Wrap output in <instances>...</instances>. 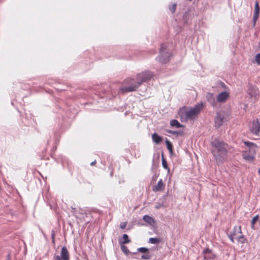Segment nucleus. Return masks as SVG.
<instances>
[{"label":"nucleus","instance_id":"obj_1","mask_svg":"<svg viewBox=\"0 0 260 260\" xmlns=\"http://www.w3.org/2000/svg\"><path fill=\"white\" fill-rule=\"evenodd\" d=\"M212 154L217 164L222 163L226 158L227 145L223 142L215 140L212 143Z\"/></svg>","mask_w":260,"mask_h":260},{"label":"nucleus","instance_id":"obj_2","mask_svg":"<svg viewBox=\"0 0 260 260\" xmlns=\"http://www.w3.org/2000/svg\"><path fill=\"white\" fill-rule=\"evenodd\" d=\"M141 84L139 81H135L134 79L127 78L123 81L119 92L125 93L136 91Z\"/></svg>","mask_w":260,"mask_h":260},{"label":"nucleus","instance_id":"obj_3","mask_svg":"<svg viewBox=\"0 0 260 260\" xmlns=\"http://www.w3.org/2000/svg\"><path fill=\"white\" fill-rule=\"evenodd\" d=\"M244 144L247 147L243 153V157L246 160L252 161L254 158L256 151V146L254 143L249 142H245Z\"/></svg>","mask_w":260,"mask_h":260},{"label":"nucleus","instance_id":"obj_4","mask_svg":"<svg viewBox=\"0 0 260 260\" xmlns=\"http://www.w3.org/2000/svg\"><path fill=\"white\" fill-rule=\"evenodd\" d=\"M229 238L232 242H234V240H237L239 242L244 243L245 242V238L244 237L241 232L240 226H235L234 231L228 235Z\"/></svg>","mask_w":260,"mask_h":260},{"label":"nucleus","instance_id":"obj_5","mask_svg":"<svg viewBox=\"0 0 260 260\" xmlns=\"http://www.w3.org/2000/svg\"><path fill=\"white\" fill-rule=\"evenodd\" d=\"M229 119V115L223 111L217 112L215 117V125L216 127H219L223 123Z\"/></svg>","mask_w":260,"mask_h":260},{"label":"nucleus","instance_id":"obj_6","mask_svg":"<svg viewBox=\"0 0 260 260\" xmlns=\"http://www.w3.org/2000/svg\"><path fill=\"white\" fill-rule=\"evenodd\" d=\"M170 56L171 53L168 51L167 45L162 44L160 48L159 56L157 58V60L162 63H166L169 61Z\"/></svg>","mask_w":260,"mask_h":260},{"label":"nucleus","instance_id":"obj_7","mask_svg":"<svg viewBox=\"0 0 260 260\" xmlns=\"http://www.w3.org/2000/svg\"><path fill=\"white\" fill-rule=\"evenodd\" d=\"M202 107V104H199L196 105L193 108L188 110H186L185 112L186 118L190 119H194L200 112Z\"/></svg>","mask_w":260,"mask_h":260},{"label":"nucleus","instance_id":"obj_8","mask_svg":"<svg viewBox=\"0 0 260 260\" xmlns=\"http://www.w3.org/2000/svg\"><path fill=\"white\" fill-rule=\"evenodd\" d=\"M153 74L151 72L147 71L139 74L137 76V79L138 81L140 82L141 83L143 82H146L149 80L152 77Z\"/></svg>","mask_w":260,"mask_h":260},{"label":"nucleus","instance_id":"obj_9","mask_svg":"<svg viewBox=\"0 0 260 260\" xmlns=\"http://www.w3.org/2000/svg\"><path fill=\"white\" fill-rule=\"evenodd\" d=\"M54 260H70V254L67 248L63 246L62 247L60 255H54Z\"/></svg>","mask_w":260,"mask_h":260},{"label":"nucleus","instance_id":"obj_10","mask_svg":"<svg viewBox=\"0 0 260 260\" xmlns=\"http://www.w3.org/2000/svg\"><path fill=\"white\" fill-rule=\"evenodd\" d=\"M260 131V121L256 119L253 120L252 125L251 127V132L254 134H258Z\"/></svg>","mask_w":260,"mask_h":260},{"label":"nucleus","instance_id":"obj_11","mask_svg":"<svg viewBox=\"0 0 260 260\" xmlns=\"http://www.w3.org/2000/svg\"><path fill=\"white\" fill-rule=\"evenodd\" d=\"M248 94L250 96L254 99L253 102H254L258 94L257 88L255 87L249 86L248 88Z\"/></svg>","mask_w":260,"mask_h":260},{"label":"nucleus","instance_id":"obj_12","mask_svg":"<svg viewBox=\"0 0 260 260\" xmlns=\"http://www.w3.org/2000/svg\"><path fill=\"white\" fill-rule=\"evenodd\" d=\"M259 10H260V8L259 7L258 3L257 2H256L255 3V6H254V15H253V17L254 25H255L256 21H257V20L258 19Z\"/></svg>","mask_w":260,"mask_h":260},{"label":"nucleus","instance_id":"obj_13","mask_svg":"<svg viewBox=\"0 0 260 260\" xmlns=\"http://www.w3.org/2000/svg\"><path fill=\"white\" fill-rule=\"evenodd\" d=\"M229 93L227 92L224 91L220 93L217 98V101L218 102L223 103L226 101V100L229 98Z\"/></svg>","mask_w":260,"mask_h":260},{"label":"nucleus","instance_id":"obj_14","mask_svg":"<svg viewBox=\"0 0 260 260\" xmlns=\"http://www.w3.org/2000/svg\"><path fill=\"white\" fill-rule=\"evenodd\" d=\"M204 257L205 259H213L215 258V255L212 251L208 249L204 251Z\"/></svg>","mask_w":260,"mask_h":260},{"label":"nucleus","instance_id":"obj_15","mask_svg":"<svg viewBox=\"0 0 260 260\" xmlns=\"http://www.w3.org/2000/svg\"><path fill=\"white\" fill-rule=\"evenodd\" d=\"M207 99L208 101L213 106H215L216 105V101L213 96V94L211 93H207L206 95Z\"/></svg>","mask_w":260,"mask_h":260},{"label":"nucleus","instance_id":"obj_16","mask_svg":"<svg viewBox=\"0 0 260 260\" xmlns=\"http://www.w3.org/2000/svg\"><path fill=\"white\" fill-rule=\"evenodd\" d=\"M165 188V185L162 182V179H160L154 186L153 190L155 191H158L163 190Z\"/></svg>","mask_w":260,"mask_h":260},{"label":"nucleus","instance_id":"obj_17","mask_svg":"<svg viewBox=\"0 0 260 260\" xmlns=\"http://www.w3.org/2000/svg\"><path fill=\"white\" fill-rule=\"evenodd\" d=\"M152 141L156 144H159L162 141V137L159 136L156 133H154L152 135Z\"/></svg>","mask_w":260,"mask_h":260},{"label":"nucleus","instance_id":"obj_18","mask_svg":"<svg viewBox=\"0 0 260 260\" xmlns=\"http://www.w3.org/2000/svg\"><path fill=\"white\" fill-rule=\"evenodd\" d=\"M143 220L145 222H146L150 224H153L155 222L154 219L148 215H144L143 216Z\"/></svg>","mask_w":260,"mask_h":260},{"label":"nucleus","instance_id":"obj_19","mask_svg":"<svg viewBox=\"0 0 260 260\" xmlns=\"http://www.w3.org/2000/svg\"><path fill=\"white\" fill-rule=\"evenodd\" d=\"M170 125L172 126H175L177 128L183 126L177 120L175 119H173L170 121Z\"/></svg>","mask_w":260,"mask_h":260},{"label":"nucleus","instance_id":"obj_20","mask_svg":"<svg viewBox=\"0 0 260 260\" xmlns=\"http://www.w3.org/2000/svg\"><path fill=\"white\" fill-rule=\"evenodd\" d=\"M166 143L167 147L168 150L169 151L170 153L172 154L173 151V145H172V143L168 139H166Z\"/></svg>","mask_w":260,"mask_h":260},{"label":"nucleus","instance_id":"obj_21","mask_svg":"<svg viewBox=\"0 0 260 260\" xmlns=\"http://www.w3.org/2000/svg\"><path fill=\"white\" fill-rule=\"evenodd\" d=\"M161 241L160 239L157 238H150L149 239V242L152 244H158Z\"/></svg>","mask_w":260,"mask_h":260},{"label":"nucleus","instance_id":"obj_22","mask_svg":"<svg viewBox=\"0 0 260 260\" xmlns=\"http://www.w3.org/2000/svg\"><path fill=\"white\" fill-rule=\"evenodd\" d=\"M167 132L169 133L175 135H182L183 132L181 131H173L171 130H167Z\"/></svg>","mask_w":260,"mask_h":260},{"label":"nucleus","instance_id":"obj_23","mask_svg":"<svg viewBox=\"0 0 260 260\" xmlns=\"http://www.w3.org/2000/svg\"><path fill=\"white\" fill-rule=\"evenodd\" d=\"M258 218V216L257 215L253 217L251 220V228L252 229H254V224L257 221Z\"/></svg>","mask_w":260,"mask_h":260},{"label":"nucleus","instance_id":"obj_24","mask_svg":"<svg viewBox=\"0 0 260 260\" xmlns=\"http://www.w3.org/2000/svg\"><path fill=\"white\" fill-rule=\"evenodd\" d=\"M121 249L122 251L126 255H127L128 254H129L130 253V252H129V250L127 249V247L123 245H121Z\"/></svg>","mask_w":260,"mask_h":260},{"label":"nucleus","instance_id":"obj_25","mask_svg":"<svg viewBox=\"0 0 260 260\" xmlns=\"http://www.w3.org/2000/svg\"><path fill=\"white\" fill-rule=\"evenodd\" d=\"M149 249L146 247H140L137 249V251L139 252L146 253L148 251Z\"/></svg>","mask_w":260,"mask_h":260},{"label":"nucleus","instance_id":"obj_26","mask_svg":"<svg viewBox=\"0 0 260 260\" xmlns=\"http://www.w3.org/2000/svg\"><path fill=\"white\" fill-rule=\"evenodd\" d=\"M123 239H124V241L122 242L123 244H126L130 242V241L128 240V237L127 235L124 234L122 236Z\"/></svg>","mask_w":260,"mask_h":260},{"label":"nucleus","instance_id":"obj_27","mask_svg":"<svg viewBox=\"0 0 260 260\" xmlns=\"http://www.w3.org/2000/svg\"><path fill=\"white\" fill-rule=\"evenodd\" d=\"M176 4H173L171 6H170L169 7V10L170 11H171L172 13H174L175 11L176 8Z\"/></svg>","mask_w":260,"mask_h":260},{"label":"nucleus","instance_id":"obj_28","mask_svg":"<svg viewBox=\"0 0 260 260\" xmlns=\"http://www.w3.org/2000/svg\"><path fill=\"white\" fill-rule=\"evenodd\" d=\"M162 166L163 167L166 169H168V171H169V169H168V166H167V161L165 159V158H164V157H162Z\"/></svg>","mask_w":260,"mask_h":260},{"label":"nucleus","instance_id":"obj_29","mask_svg":"<svg viewBox=\"0 0 260 260\" xmlns=\"http://www.w3.org/2000/svg\"><path fill=\"white\" fill-rule=\"evenodd\" d=\"M141 258L143 259H150L151 256L149 254H143L141 256Z\"/></svg>","mask_w":260,"mask_h":260},{"label":"nucleus","instance_id":"obj_30","mask_svg":"<svg viewBox=\"0 0 260 260\" xmlns=\"http://www.w3.org/2000/svg\"><path fill=\"white\" fill-rule=\"evenodd\" d=\"M255 61L258 64H260V53H258L256 55Z\"/></svg>","mask_w":260,"mask_h":260},{"label":"nucleus","instance_id":"obj_31","mask_svg":"<svg viewBox=\"0 0 260 260\" xmlns=\"http://www.w3.org/2000/svg\"><path fill=\"white\" fill-rule=\"evenodd\" d=\"M126 222H121L120 223V228L122 229H123L125 228L126 226Z\"/></svg>","mask_w":260,"mask_h":260},{"label":"nucleus","instance_id":"obj_32","mask_svg":"<svg viewBox=\"0 0 260 260\" xmlns=\"http://www.w3.org/2000/svg\"><path fill=\"white\" fill-rule=\"evenodd\" d=\"M95 163H96V161L95 160V161H94L92 162L90 164V165H91V166H93V165H94L95 164Z\"/></svg>","mask_w":260,"mask_h":260}]
</instances>
